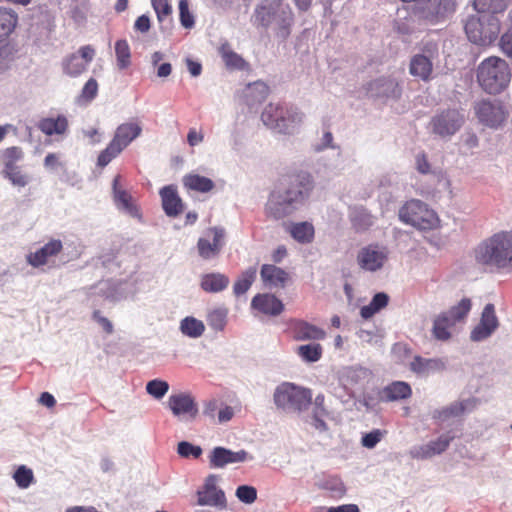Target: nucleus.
I'll list each match as a JSON object with an SVG mask.
<instances>
[{
    "mask_svg": "<svg viewBox=\"0 0 512 512\" xmlns=\"http://www.w3.org/2000/svg\"><path fill=\"white\" fill-rule=\"evenodd\" d=\"M312 189V178L308 173H299L285 179L284 187L271 193L266 204V213L274 219L291 214Z\"/></svg>",
    "mask_w": 512,
    "mask_h": 512,
    "instance_id": "obj_1",
    "label": "nucleus"
},
{
    "mask_svg": "<svg viewBox=\"0 0 512 512\" xmlns=\"http://www.w3.org/2000/svg\"><path fill=\"white\" fill-rule=\"evenodd\" d=\"M482 266L504 270L512 265V231H500L483 240L474 251Z\"/></svg>",
    "mask_w": 512,
    "mask_h": 512,
    "instance_id": "obj_2",
    "label": "nucleus"
},
{
    "mask_svg": "<svg viewBox=\"0 0 512 512\" xmlns=\"http://www.w3.org/2000/svg\"><path fill=\"white\" fill-rule=\"evenodd\" d=\"M476 78L479 86L486 93L496 95L509 86L512 78L511 68L506 60L498 56H490L478 65Z\"/></svg>",
    "mask_w": 512,
    "mask_h": 512,
    "instance_id": "obj_3",
    "label": "nucleus"
},
{
    "mask_svg": "<svg viewBox=\"0 0 512 512\" xmlns=\"http://www.w3.org/2000/svg\"><path fill=\"white\" fill-rule=\"evenodd\" d=\"M256 22L262 27H273L276 35L287 38L293 23V13L288 4L281 0L266 1L255 11Z\"/></svg>",
    "mask_w": 512,
    "mask_h": 512,
    "instance_id": "obj_4",
    "label": "nucleus"
},
{
    "mask_svg": "<svg viewBox=\"0 0 512 512\" xmlns=\"http://www.w3.org/2000/svg\"><path fill=\"white\" fill-rule=\"evenodd\" d=\"M303 113L296 108L281 103L268 104L262 114L263 123L283 134H292L303 121Z\"/></svg>",
    "mask_w": 512,
    "mask_h": 512,
    "instance_id": "obj_5",
    "label": "nucleus"
},
{
    "mask_svg": "<svg viewBox=\"0 0 512 512\" xmlns=\"http://www.w3.org/2000/svg\"><path fill=\"white\" fill-rule=\"evenodd\" d=\"M500 30V20L493 15L471 16L465 23L468 39L481 46L492 44L498 38Z\"/></svg>",
    "mask_w": 512,
    "mask_h": 512,
    "instance_id": "obj_6",
    "label": "nucleus"
},
{
    "mask_svg": "<svg viewBox=\"0 0 512 512\" xmlns=\"http://www.w3.org/2000/svg\"><path fill=\"white\" fill-rule=\"evenodd\" d=\"M274 402L279 408L302 412L312 403V391L293 383L284 382L276 388Z\"/></svg>",
    "mask_w": 512,
    "mask_h": 512,
    "instance_id": "obj_7",
    "label": "nucleus"
},
{
    "mask_svg": "<svg viewBox=\"0 0 512 512\" xmlns=\"http://www.w3.org/2000/svg\"><path fill=\"white\" fill-rule=\"evenodd\" d=\"M402 222L410 224L419 230H432L438 226L439 219L436 213L420 200L412 199L406 202L399 210Z\"/></svg>",
    "mask_w": 512,
    "mask_h": 512,
    "instance_id": "obj_8",
    "label": "nucleus"
},
{
    "mask_svg": "<svg viewBox=\"0 0 512 512\" xmlns=\"http://www.w3.org/2000/svg\"><path fill=\"white\" fill-rule=\"evenodd\" d=\"M474 111L479 122L490 128H498L507 118V112L499 101H478L474 105Z\"/></svg>",
    "mask_w": 512,
    "mask_h": 512,
    "instance_id": "obj_9",
    "label": "nucleus"
},
{
    "mask_svg": "<svg viewBox=\"0 0 512 512\" xmlns=\"http://www.w3.org/2000/svg\"><path fill=\"white\" fill-rule=\"evenodd\" d=\"M464 117L457 109H447L436 114L430 122L432 132L440 137L455 134L463 125Z\"/></svg>",
    "mask_w": 512,
    "mask_h": 512,
    "instance_id": "obj_10",
    "label": "nucleus"
},
{
    "mask_svg": "<svg viewBox=\"0 0 512 512\" xmlns=\"http://www.w3.org/2000/svg\"><path fill=\"white\" fill-rule=\"evenodd\" d=\"M456 9L455 0H425L420 7V17L430 24H436L450 17Z\"/></svg>",
    "mask_w": 512,
    "mask_h": 512,
    "instance_id": "obj_11",
    "label": "nucleus"
},
{
    "mask_svg": "<svg viewBox=\"0 0 512 512\" xmlns=\"http://www.w3.org/2000/svg\"><path fill=\"white\" fill-rule=\"evenodd\" d=\"M225 230L221 227H210L197 242V250L201 258L209 260L217 257L224 246Z\"/></svg>",
    "mask_w": 512,
    "mask_h": 512,
    "instance_id": "obj_12",
    "label": "nucleus"
},
{
    "mask_svg": "<svg viewBox=\"0 0 512 512\" xmlns=\"http://www.w3.org/2000/svg\"><path fill=\"white\" fill-rule=\"evenodd\" d=\"M96 55L93 46L85 45L77 53L68 55L62 62L63 71L70 77H77L87 70Z\"/></svg>",
    "mask_w": 512,
    "mask_h": 512,
    "instance_id": "obj_13",
    "label": "nucleus"
},
{
    "mask_svg": "<svg viewBox=\"0 0 512 512\" xmlns=\"http://www.w3.org/2000/svg\"><path fill=\"white\" fill-rule=\"evenodd\" d=\"M218 477L216 475H209L201 490L197 492L198 505L224 507L226 505V498L224 492L217 487Z\"/></svg>",
    "mask_w": 512,
    "mask_h": 512,
    "instance_id": "obj_14",
    "label": "nucleus"
},
{
    "mask_svg": "<svg viewBox=\"0 0 512 512\" xmlns=\"http://www.w3.org/2000/svg\"><path fill=\"white\" fill-rule=\"evenodd\" d=\"M387 258L386 248L378 245H368L359 251L357 262L362 269L373 272L381 269Z\"/></svg>",
    "mask_w": 512,
    "mask_h": 512,
    "instance_id": "obj_15",
    "label": "nucleus"
},
{
    "mask_svg": "<svg viewBox=\"0 0 512 512\" xmlns=\"http://www.w3.org/2000/svg\"><path fill=\"white\" fill-rule=\"evenodd\" d=\"M452 439L453 437L447 434H442L436 440H432L427 444L413 447L409 451V455L411 456V458L417 460H425L432 458L446 451Z\"/></svg>",
    "mask_w": 512,
    "mask_h": 512,
    "instance_id": "obj_16",
    "label": "nucleus"
},
{
    "mask_svg": "<svg viewBox=\"0 0 512 512\" xmlns=\"http://www.w3.org/2000/svg\"><path fill=\"white\" fill-rule=\"evenodd\" d=\"M63 250L62 241L59 239H51L35 252H31L26 256V261L34 268H39L49 263V261L58 256Z\"/></svg>",
    "mask_w": 512,
    "mask_h": 512,
    "instance_id": "obj_17",
    "label": "nucleus"
},
{
    "mask_svg": "<svg viewBox=\"0 0 512 512\" xmlns=\"http://www.w3.org/2000/svg\"><path fill=\"white\" fill-rule=\"evenodd\" d=\"M498 327V319L495 315L494 305L487 304L482 312L479 324L472 330L471 339L481 341L488 338Z\"/></svg>",
    "mask_w": 512,
    "mask_h": 512,
    "instance_id": "obj_18",
    "label": "nucleus"
},
{
    "mask_svg": "<svg viewBox=\"0 0 512 512\" xmlns=\"http://www.w3.org/2000/svg\"><path fill=\"white\" fill-rule=\"evenodd\" d=\"M249 459V455L245 450L234 452L227 448L215 447L209 455V464L211 468H223L232 463L244 462ZM250 459L252 457L250 456Z\"/></svg>",
    "mask_w": 512,
    "mask_h": 512,
    "instance_id": "obj_19",
    "label": "nucleus"
},
{
    "mask_svg": "<svg viewBox=\"0 0 512 512\" xmlns=\"http://www.w3.org/2000/svg\"><path fill=\"white\" fill-rule=\"evenodd\" d=\"M162 208L167 216L177 217L184 210V204L175 185L164 186L160 192Z\"/></svg>",
    "mask_w": 512,
    "mask_h": 512,
    "instance_id": "obj_20",
    "label": "nucleus"
},
{
    "mask_svg": "<svg viewBox=\"0 0 512 512\" xmlns=\"http://www.w3.org/2000/svg\"><path fill=\"white\" fill-rule=\"evenodd\" d=\"M169 407L175 416L188 415L195 418L198 413V407L190 394L179 393L169 397Z\"/></svg>",
    "mask_w": 512,
    "mask_h": 512,
    "instance_id": "obj_21",
    "label": "nucleus"
},
{
    "mask_svg": "<svg viewBox=\"0 0 512 512\" xmlns=\"http://www.w3.org/2000/svg\"><path fill=\"white\" fill-rule=\"evenodd\" d=\"M251 306L259 312L270 316H277L284 310L282 301L272 294H257L253 297Z\"/></svg>",
    "mask_w": 512,
    "mask_h": 512,
    "instance_id": "obj_22",
    "label": "nucleus"
},
{
    "mask_svg": "<svg viewBox=\"0 0 512 512\" xmlns=\"http://www.w3.org/2000/svg\"><path fill=\"white\" fill-rule=\"evenodd\" d=\"M293 336L298 341L304 340H323L326 337V332L304 320H294L291 323Z\"/></svg>",
    "mask_w": 512,
    "mask_h": 512,
    "instance_id": "obj_23",
    "label": "nucleus"
},
{
    "mask_svg": "<svg viewBox=\"0 0 512 512\" xmlns=\"http://www.w3.org/2000/svg\"><path fill=\"white\" fill-rule=\"evenodd\" d=\"M260 276L263 283L269 287H284L289 280L288 272L273 264L262 265Z\"/></svg>",
    "mask_w": 512,
    "mask_h": 512,
    "instance_id": "obj_24",
    "label": "nucleus"
},
{
    "mask_svg": "<svg viewBox=\"0 0 512 512\" xmlns=\"http://www.w3.org/2000/svg\"><path fill=\"white\" fill-rule=\"evenodd\" d=\"M142 132L137 122H126L116 128L112 141L124 150Z\"/></svg>",
    "mask_w": 512,
    "mask_h": 512,
    "instance_id": "obj_25",
    "label": "nucleus"
},
{
    "mask_svg": "<svg viewBox=\"0 0 512 512\" xmlns=\"http://www.w3.org/2000/svg\"><path fill=\"white\" fill-rule=\"evenodd\" d=\"M37 128L45 135H63L68 130V119L59 114L57 117H44L37 122Z\"/></svg>",
    "mask_w": 512,
    "mask_h": 512,
    "instance_id": "obj_26",
    "label": "nucleus"
},
{
    "mask_svg": "<svg viewBox=\"0 0 512 512\" xmlns=\"http://www.w3.org/2000/svg\"><path fill=\"white\" fill-rule=\"evenodd\" d=\"M120 176L113 180V196L118 208L125 210L133 217H139V209L132 201V196L119 186Z\"/></svg>",
    "mask_w": 512,
    "mask_h": 512,
    "instance_id": "obj_27",
    "label": "nucleus"
},
{
    "mask_svg": "<svg viewBox=\"0 0 512 512\" xmlns=\"http://www.w3.org/2000/svg\"><path fill=\"white\" fill-rule=\"evenodd\" d=\"M369 90L378 97L399 98L401 89L393 78H380L370 83Z\"/></svg>",
    "mask_w": 512,
    "mask_h": 512,
    "instance_id": "obj_28",
    "label": "nucleus"
},
{
    "mask_svg": "<svg viewBox=\"0 0 512 512\" xmlns=\"http://www.w3.org/2000/svg\"><path fill=\"white\" fill-rule=\"evenodd\" d=\"M409 72L422 81H429L433 72L431 59L423 54L414 55L410 61Z\"/></svg>",
    "mask_w": 512,
    "mask_h": 512,
    "instance_id": "obj_29",
    "label": "nucleus"
},
{
    "mask_svg": "<svg viewBox=\"0 0 512 512\" xmlns=\"http://www.w3.org/2000/svg\"><path fill=\"white\" fill-rule=\"evenodd\" d=\"M412 395L411 386L404 381H394L385 386L381 391V399L386 402L399 401L410 398Z\"/></svg>",
    "mask_w": 512,
    "mask_h": 512,
    "instance_id": "obj_30",
    "label": "nucleus"
},
{
    "mask_svg": "<svg viewBox=\"0 0 512 512\" xmlns=\"http://www.w3.org/2000/svg\"><path fill=\"white\" fill-rule=\"evenodd\" d=\"M445 369V363L441 359H427L421 356H415L410 363V370L418 375H428L434 372H440Z\"/></svg>",
    "mask_w": 512,
    "mask_h": 512,
    "instance_id": "obj_31",
    "label": "nucleus"
},
{
    "mask_svg": "<svg viewBox=\"0 0 512 512\" xmlns=\"http://www.w3.org/2000/svg\"><path fill=\"white\" fill-rule=\"evenodd\" d=\"M183 185L187 190L196 191L199 193H207L214 189V182L205 176L196 173H189L182 179Z\"/></svg>",
    "mask_w": 512,
    "mask_h": 512,
    "instance_id": "obj_32",
    "label": "nucleus"
},
{
    "mask_svg": "<svg viewBox=\"0 0 512 512\" xmlns=\"http://www.w3.org/2000/svg\"><path fill=\"white\" fill-rule=\"evenodd\" d=\"M200 285L205 292L217 293L227 288L229 278L221 273H208L202 276Z\"/></svg>",
    "mask_w": 512,
    "mask_h": 512,
    "instance_id": "obj_33",
    "label": "nucleus"
},
{
    "mask_svg": "<svg viewBox=\"0 0 512 512\" xmlns=\"http://www.w3.org/2000/svg\"><path fill=\"white\" fill-rule=\"evenodd\" d=\"M473 6L481 15L497 16L506 10L508 0H474Z\"/></svg>",
    "mask_w": 512,
    "mask_h": 512,
    "instance_id": "obj_34",
    "label": "nucleus"
},
{
    "mask_svg": "<svg viewBox=\"0 0 512 512\" xmlns=\"http://www.w3.org/2000/svg\"><path fill=\"white\" fill-rule=\"evenodd\" d=\"M18 16L8 8H0V42L8 38L17 26Z\"/></svg>",
    "mask_w": 512,
    "mask_h": 512,
    "instance_id": "obj_35",
    "label": "nucleus"
},
{
    "mask_svg": "<svg viewBox=\"0 0 512 512\" xmlns=\"http://www.w3.org/2000/svg\"><path fill=\"white\" fill-rule=\"evenodd\" d=\"M291 236L299 243H311L314 239V226L309 222L294 223L290 226Z\"/></svg>",
    "mask_w": 512,
    "mask_h": 512,
    "instance_id": "obj_36",
    "label": "nucleus"
},
{
    "mask_svg": "<svg viewBox=\"0 0 512 512\" xmlns=\"http://www.w3.org/2000/svg\"><path fill=\"white\" fill-rule=\"evenodd\" d=\"M454 325L455 323L449 318L447 313H441L434 320L432 329L433 336L441 341L448 340L451 336L449 329Z\"/></svg>",
    "mask_w": 512,
    "mask_h": 512,
    "instance_id": "obj_37",
    "label": "nucleus"
},
{
    "mask_svg": "<svg viewBox=\"0 0 512 512\" xmlns=\"http://www.w3.org/2000/svg\"><path fill=\"white\" fill-rule=\"evenodd\" d=\"M219 53L227 67L242 69L245 66L244 59L232 50L229 43H223L219 48Z\"/></svg>",
    "mask_w": 512,
    "mask_h": 512,
    "instance_id": "obj_38",
    "label": "nucleus"
},
{
    "mask_svg": "<svg viewBox=\"0 0 512 512\" xmlns=\"http://www.w3.org/2000/svg\"><path fill=\"white\" fill-rule=\"evenodd\" d=\"M257 270L251 267L245 270L233 285L234 294L239 296L246 293L256 279Z\"/></svg>",
    "mask_w": 512,
    "mask_h": 512,
    "instance_id": "obj_39",
    "label": "nucleus"
},
{
    "mask_svg": "<svg viewBox=\"0 0 512 512\" xmlns=\"http://www.w3.org/2000/svg\"><path fill=\"white\" fill-rule=\"evenodd\" d=\"M115 54L117 66L120 70L127 69L131 65V50L126 40L121 39L116 41Z\"/></svg>",
    "mask_w": 512,
    "mask_h": 512,
    "instance_id": "obj_40",
    "label": "nucleus"
},
{
    "mask_svg": "<svg viewBox=\"0 0 512 512\" xmlns=\"http://www.w3.org/2000/svg\"><path fill=\"white\" fill-rule=\"evenodd\" d=\"M3 176L8 179L13 186L25 187L30 182V176L23 172L19 166L10 167L2 170Z\"/></svg>",
    "mask_w": 512,
    "mask_h": 512,
    "instance_id": "obj_41",
    "label": "nucleus"
},
{
    "mask_svg": "<svg viewBox=\"0 0 512 512\" xmlns=\"http://www.w3.org/2000/svg\"><path fill=\"white\" fill-rule=\"evenodd\" d=\"M180 329L184 335L197 338L204 333L205 326L202 321L194 317H186L181 321Z\"/></svg>",
    "mask_w": 512,
    "mask_h": 512,
    "instance_id": "obj_42",
    "label": "nucleus"
},
{
    "mask_svg": "<svg viewBox=\"0 0 512 512\" xmlns=\"http://www.w3.org/2000/svg\"><path fill=\"white\" fill-rule=\"evenodd\" d=\"M297 353L307 362H316L322 357L323 349L320 344L313 343L299 346Z\"/></svg>",
    "mask_w": 512,
    "mask_h": 512,
    "instance_id": "obj_43",
    "label": "nucleus"
},
{
    "mask_svg": "<svg viewBox=\"0 0 512 512\" xmlns=\"http://www.w3.org/2000/svg\"><path fill=\"white\" fill-rule=\"evenodd\" d=\"M471 310V301L468 298L462 299L457 305L446 312L449 318L456 324L465 319Z\"/></svg>",
    "mask_w": 512,
    "mask_h": 512,
    "instance_id": "obj_44",
    "label": "nucleus"
},
{
    "mask_svg": "<svg viewBox=\"0 0 512 512\" xmlns=\"http://www.w3.org/2000/svg\"><path fill=\"white\" fill-rule=\"evenodd\" d=\"M227 309L216 308L209 312L207 316L208 325L215 331H222L226 326Z\"/></svg>",
    "mask_w": 512,
    "mask_h": 512,
    "instance_id": "obj_45",
    "label": "nucleus"
},
{
    "mask_svg": "<svg viewBox=\"0 0 512 512\" xmlns=\"http://www.w3.org/2000/svg\"><path fill=\"white\" fill-rule=\"evenodd\" d=\"M123 149L114 143L112 140L108 144V146L101 151L97 159V165L101 168L107 166L113 159H115Z\"/></svg>",
    "mask_w": 512,
    "mask_h": 512,
    "instance_id": "obj_46",
    "label": "nucleus"
},
{
    "mask_svg": "<svg viewBox=\"0 0 512 512\" xmlns=\"http://www.w3.org/2000/svg\"><path fill=\"white\" fill-rule=\"evenodd\" d=\"M23 158V151L20 147L12 146L2 151L1 159L3 169L17 166L16 163Z\"/></svg>",
    "mask_w": 512,
    "mask_h": 512,
    "instance_id": "obj_47",
    "label": "nucleus"
},
{
    "mask_svg": "<svg viewBox=\"0 0 512 512\" xmlns=\"http://www.w3.org/2000/svg\"><path fill=\"white\" fill-rule=\"evenodd\" d=\"M13 478L20 488H28L34 481V475L31 469L26 466H20L14 473Z\"/></svg>",
    "mask_w": 512,
    "mask_h": 512,
    "instance_id": "obj_48",
    "label": "nucleus"
},
{
    "mask_svg": "<svg viewBox=\"0 0 512 512\" xmlns=\"http://www.w3.org/2000/svg\"><path fill=\"white\" fill-rule=\"evenodd\" d=\"M98 87L99 86L96 79H88L81 90L78 101L84 103L91 102L97 96Z\"/></svg>",
    "mask_w": 512,
    "mask_h": 512,
    "instance_id": "obj_49",
    "label": "nucleus"
},
{
    "mask_svg": "<svg viewBox=\"0 0 512 512\" xmlns=\"http://www.w3.org/2000/svg\"><path fill=\"white\" fill-rule=\"evenodd\" d=\"M169 390V384L164 380L154 379L146 384L148 394L156 399H161Z\"/></svg>",
    "mask_w": 512,
    "mask_h": 512,
    "instance_id": "obj_50",
    "label": "nucleus"
},
{
    "mask_svg": "<svg viewBox=\"0 0 512 512\" xmlns=\"http://www.w3.org/2000/svg\"><path fill=\"white\" fill-rule=\"evenodd\" d=\"M178 454L183 458H199L202 455V448L187 441H182L177 447Z\"/></svg>",
    "mask_w": 512,
    "mask_h": 512,
    "instance_id": "obj_51",
    "label": "nucleus"
},
{
    "mask_svg": "<svg viewBox=\"0 0 512 512\" xmlns=\"http://www.w3.org/2000/svg\"><path fill=\"white\" fill-rule=\"evenodd\" d=\"M151 4L160 22L172 13V7L168 0H151Z\"/></svg>",
    "mask_w": 512,
    "mask_h": 512,
    "instance_id": "obj_52",
    "label": "nucleus"
},
{
    "mask_svg": "<svg viewBox=\"0 0 512 512\" xmlns=\"http://www.w3.org/2000/svg\"><path fill=\"white\" fill-rule=\"evenodd\" d=\"M236 496L239 498L240 501L247 504H251L257 498V491L252 486L242 485L237 488Z\"/></svg>",
    "mask_w": 512,
    "mask_h": 512,
    "instance_id": "obj_53",
    "label": "nucleus"
},
{
    "mask_svg": "<svg viewBox=\"0 0 512 512\" xmlns=\"http://www.w3.org/2000/svg\"><path fill=\"white\" fill-rule=\"evenodd\" d=\"M180 22L185 28H192L194 26V17L189 11L187 0H180L179 2Z\"/></svg>",
    "mask_w": 512,
    "mask_h": 512,
    "instance_id": "obj_54",
    "label": "nucleus"
},
{
    "mask_svg": "<svg viewBox=\"0 0 512 512\" xmlns=\"http://www.w3.org/2000/svg\"><path fill=\"white\" fill-rule=\"evenodd\" d=\"M385 431L375 429L362 437L361 443L368 449L374 448L382 439Z\"/></svg>",
    "mask_w": 512,
    "mask_h": 512,
    "instance_id": "obj_55",
    "label": "nucleus"
},
{
    "mask_svg": "<svg viewBox=\"0 0 512 512\" xmlns=\"http://www.w3.org/2000/svg\"><path fill=\"white\" fill-rule=\"evenodd\" d=\"M416 169L421 174H428L431 172V165L428 161L427 155L422 152L416 156Z\"/></svg>",
    "mask_w": 512,
    "mask_h": 512,
    "instance_id": "obj_56",
    "label": "nucleus"
},
{
    "mask_svg": "<svg viewBox=\"0 0 512 512\" xmlns=\"http://www.w3.org/2000/svg\"><path fill=\"white\" fill-rule=\"evenodd\" d=\"M92 316H93V319L101 325V327L107 334H111L113 332L112 323L110 322V320L108 318L103 317L99 310H95L93 312Z\"/></svg>",
    "mask_w": 512,
    "mask_h": 512,
    "instance_id": "obj_57",
    "label": "nucleus"
},
{
    "mask_svg": "<svg viewBox=\"0 0 512 512\" xmlns=\"http://www.w3.org/2000/svg\"><path fill=\"white\" fill-rule=\"evenodd\" d=\"M389 297L387 294L380 292L374 295L371 300L372 306H374L378 311L385 308L388 305Z\"/></svg>",
    "mask_w": 512,
    "mask_h": 512,
    "instance_id": "obj_58",
    "label": "nucleus"
},
{
    "mask_svg": "<svg viewBox=\"0 0 512 512\" xmlns=\"http://www.w3.org/2000/svg\"><path fill=\"white\" fill-rule=\"evenodd\" d=\"M323 487L325 489L335 491L339 494H343L345 491L343 483L338 478H331V479L327 480L323 484Z\"/></svg>",
    "mask_w": 512,
    "mask_h": 512,
    "instance_id": "obj_59",
    "label": "nucleus"
},
{
    "mask_svg": "<svg viewBox=\"0 0 512 512\" xmlns=\"http://www.w3.org/2000/svg\"><path fill=\"white\" fill-rule=\"evenodd\" d=\"M135 30L146 33L150 29V19L147 15L139 16L134 23Z\"/></svg>",
    "mask_w": 512,
    "mask_h": 512,
    "instance_id": "obj_60",
    "label": "nucleus"
},
{
    "mask_svg": "<svg viewBox=\"0 0 512 512\" xmlns=\"http://www.w3.org/2000/svg\"><path fill=\"white\" fill-rule=\"evenodd\" d=\"M204 139V135L202 132L196 131V129L192 128L189 130L187 135V142L190 146H196L201 143Z\"/></svg>",
    "mask_w": 512,
    "mask_h": 512,
    "instance_id": "obj_61",
    "label": "nucleus"
},
{
    "mask_svg": "<svg viewBox=\"0 0 512 512\" xmlns=\"http://www.w3.org/2000/svg\"><path fill=\"white\" fill-rule=\"evenodd\" d=\"M234 416V410L230 406H225L218 411V421L220 423L230 421Z\"/></svg>",
    "mask_w": 512,
    "mask_h": 512,
    "instance_id": "obj_62",
    "label": "nucleus"
},
{
    "mask_svg": "<svg viewBox=\"0 0 512 512\" xmlns=\"http://www.w3.org/2000/svg\"><path fill=\"white\" fill-rule=\"evenodd\" d=\"M217 408H218L217 401L216 400H211V401H209V402H207L205 404L204 409H203V414L206 417L214 419L216 411H217Z\"/></svg>",
    "mask_w": 512,
    "mask_h": 512,
    "instance_id": "obj_63",
    "label": "nucleus"
},
{
    "mask_svg": "<svg viewBox=\"0 0 512 512\" xmlns=\"http://www.w3.org/2000/svg\"><path fill=\"white\" fill-rule=\"evenodd\" d=\"M327 512H359V508L355 504H344L338 507H331Z\"/></svg>",
    "mask_w": 512,
    "mask_h": 512,
    "instance_id": "obj_64",
    "label": "nucleus"
}]
</instances>
